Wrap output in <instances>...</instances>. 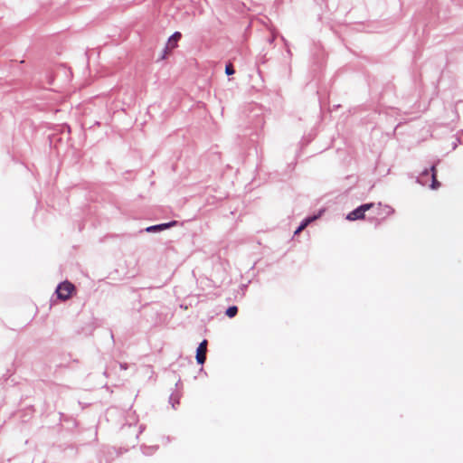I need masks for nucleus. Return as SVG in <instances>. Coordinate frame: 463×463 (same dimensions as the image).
<instances>
[{
  "label": "nucleus",
  "mask_w": 463,
  "mask_h": 463,
  "mask_svg": "<svg viewBox=\"0 0 463 463\" xmlns=\"http://www.w3.org/2000/svg\"><path fill=\"white\" fill-rule=\"evenodd\" d=\"M393 212H394V210L392 207L388 206V205H385L384 208H383V213L385 214H387V215H390V214L393 213Z\"/></svg>",
  "instance_id": "obj_10"
},
{
  "label": "nucleus",
  "mask_w": 463,
  "mask_h": 463,
  "mask_svg": "<svg viewBox=\"0 0 463 463\" xmlns=\"http://www.w3.org/2000/svg\"><path fill=\"white\" fill-rule=\"evenodd\" d=\"M303 229H300V225L298 226V228L295 231V234H298Z\"/></svg>",
  "instance_id": "obj_15"
},
{
  "label": "nucleus",
  "mask_w": 463,
  "mask_h": 463,
  "mask_svg": "<svg viewBox=\"0 0 463 463\" xmlns=\"http://www.w3.org/2000/svg\"><path fill=\"white\" fill-rule=\"evenodd\" d=\"M225 72L227 75H232L234 73V69L232 64L226 65Z\"/></svg>",
  "instance_id": "obj_9"
},
{
  "label": "nucleus",
  "mask_w": 463,
  "mask_h": 463,
  "mask_svg": "<svg viewBox=\"0 0 463 463\" xmlns=\"http://www.w3.org/2000/svg\"><path fill=\"white\" fill-rule=\"evenodd\" d=\"M372 207H373V203H372L362 204L359 207H357L356 209L350 212L347 214L346 219L348 221H356V220L364 219L365 212L370 210Z\"/></svg>",
  "instance_id": "obj_2"
},
{
  "label": "nucleus",
  "mask_w": 463,
  "mask_h": 463,
  "mask_svg": "<svg viewBox=\"0 0 463 463\" xmlns=\"http://www.w3.org/2000/svg\"><path fill=\"white\" fill-rule=\"evenodd\" d=\"M176 222H166V223H161V224H157V225H152V226H149L146 229V231L147 232H161V231H164V230H166L174 225H175Z\"/></svg>",
  "instance_id": "obj_5"
},
{
  "label": "nucleus",
  "mask_w": 463,
  "mask_h": 463,
  "mask_svg": "<svg viewBox=\"0 0 463 463\" xmlns=\"http://www.w3.org/2000/svg\"><path fill=\"white\" fill-rule=\"evenodd\" d=\"M237 312H238L237 307L236 306H232V307H228L226 309L225 314L229 317H233L236 316Z\"/></svg>",
  "instance_id": "obj_7"
},
{
  "label": "nucleus",
  "mask_w": 463,
  "mask_h": 463,
  "mask_svg": "<svg viewBox=\"0 0 463 463\" xmlns=\"http://www.w3.org/2000/svg\"><path fill=\"white\" fill-rule=\"evenodd\" d=\"M73 289L74 286L71 283L65 281L59 284L56 288V294L60 299L67 300L71 297Z\"/></svg>",
  "instance_id": "obj_3"
},
{
  "label": "nucleus",
  "mask_w": 463,
  "mask_h": 463,
  "mask_svg": "<svg viewBox=\"0 0 463 463\" xmlns=\"http://www.w3.org/2000/svg\"><path fill=\"white\" fill-rule=\"evenodd\" d=\"M120 368L126 370L128 368V365L126 364H120Z\"/></svg>",
  "instance_id": "obj_14"
},
{
  "label": "nucleus",
  "mask_w": 463,
  "mask_h": 463,
  "mask_svg": "<svg viewBox=\"0 0 463 463\" xmlns=\"http://www.w3.org/2000/svg\"><path fill=\"white\" fill-rule=\"evenodd\" d=\"M155 450H156V448H154V447H153V448H147V450H146V449H145V450H144V453H145V454H146V455H150V454H152Z\"/></svg>",
  "instance_id": "obj_13"
},
{
  "label": "nucleus",
  "mask_w": 463,
  "mask_h": 463,
  "mask_svg": "<svg viewBox=\"0 0 463 463\" xmlns=\"http://www.w3.org/2000/svg\"><path fill=\"white\" fill-rule=\"evenodd\" d=\"M170 402L172 403V407L175 408V403H178V398H175L174 395L170 397Z\"/></svg>",
  "instance_id": "obj_12"
},
{
  "label": "nucleus",
  "mask_w": 463,
  "mask_h": 463,
  "mask_svg": "<svg viewBox=\"0 0 463 463\" xmlns=\"http://www.w3.org/2000/svg\"><path fill=\"white\" fill-rule=\"evenodd\" d=\"M431 180L430 187L431 189H437L439 186V183L436 179L435 166L432 165L430 170H424L421 175L418 177L417 181L421 185H426L429 180Z\"/></svg>",
  "instance_id": "obj_1"
},
{
  "label": "nucleus",
  "mask_w": 463,
  "mask_h": 463,
  "mask_svg": "<svg viewBox=\"0 0 463 463\" xmlns=\"http://www.w3.org/2000/svg\"><path fill=\"white\" fill-rule=\"evenodd\" d=\"M168 50H171V49L165 46V49L163 50L162 55L160 57L161 60H165L166 58Z\"/></svg>",
  "instance_id": "obj_11"
},
{
  "label": "nucleus",
  "mask_w": 463,
  "mask_h": 463,
  "mask_svg": "<svg viewBox=\"0 0 463 463\" xmlns=\"http://www.w3.org/2000/svg\"><path fill=\"white\" fill-rule=\"evenodd\" d=\"M317 218V215L306 218L305 220L302 221L300 224V229H305L311 222L315 221Z\"/></svg>",
  "instance_id": "obj_8"
},
{
  "label": "nucleus",
  "mask_w": 463,
  "mask_h": 463,
  "mask_svg": "<svg viewBox=\"0 0 463 463\" xmlns=\"http://www.w3.org/2000/svg\"><path fill=\"white\" fill-rule=\"evenodd\" d=\"M181 33L179 32H175L173 33L167 41L166 47L170 49H175L177 46V42L181 39Z\"/></svg>",
  "instance_id": "obj_6"
},
{
  "label": "nucleus",
  "mask_w": 463,
  "mask_h": 463,
  "mask_svg": "<svg viewBox=\"0 0 463 463\" xmlns=\"http://www.w3.org/2000/svg\"><path fill=\"white\" fill-rule=\"evenodd\" d=\"M206 345H207V341L203 340L199 345V346L197 348V351H196V361L200 364H203L205 359H206V356H205Z\"/></svg>",
  "instance_id": "obj_4"
}]
</instances>
